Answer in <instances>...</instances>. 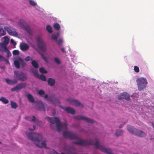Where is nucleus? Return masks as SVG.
Listing matches in <instances>:
<instances>
[{
    "mask_svg": "<svg viewBox=\"0 0 154 154\" xmlns=\"http://www.w3.org/2000/svg\"><path fill=\"white\" fill-rule=\"evenodd\" d=\"M46 119L51 123L50 127L53 129L55 130L57 128V130L60 132L62 129L66 130L67 129V125L66 123H61L60 119L58 118L48 117L46 118Z\"/></svg>",
    "mask_w": 154,
    "mask_h": 154,
    "instance_id": "1",
    "label": "nucleus"
},
{
    "mask_svg": "<svg viewBox=\"0 0 154 154\" xmlns=\"http://www.w3.org/2000/svg\"><path fill=\"white\" fill-rule=\"evenodd\" d=\"M28 138L32 141L35 145L40 148H46V141H41L43 138L42 136L39 133H29L27 134Z\"/></svg>",
    "mask_w": 154,
    "mask_h": 154,
    "instance_id": "2",
    "label": "nucleus"
},
{
    "mask_svg": "<svg viewBox=\"0 0 154 154\" xmlns=\"http://www.w3.org/2000/svg\"><path fill=\"white\" fill-rule=\"evenodd\" d=\"M127 129L131 133L135 136L141 137H145L146 136V134L144 132L137 129L131 126L128 125Z\"/></svg>",
    "mask_w": 154,
    "mask_h": 154,
    "instance_id": "3",
    "label": "nucleus"
},
{
    "mask_svg": "<svg viewBox=\"0 0 154 154\" xmlns=\"http://www.w3.org/2000/svg\"><path fill=\"white\" fill-rule=\"evenodd\" d=\"M14 77L17 81H24L27 79V76L24 72L19 71H14Z\"/></svg>",
    "mask_w": 154,
    "mask_h": 154,
    "instance_id": "4",
    "label": "nucleus"
},
{
    "mask_svg": "<svg viewBox=\"0 0 154 154\" xmlns=\"http://www.w3.org/2000/svg\"><path fill=\"white\" fill-rule=\"evenodd\" d=\"M136 82L137 83L138 90L139 91H142L146 88L147 82L145 78H139L137 79Z\"/></svg>",
    "mask_w": 154,
    "mask_h": 154,
    "instance_id": "5",
    "label": "nucleus"
},
{
    "mask_svg": "<svg viewBox=\"0 0 154 154\" xmlns=\"http://www.w3.org/2000/svg\"><path fill=\"white\" fill-rule=\"evenodd\" d=\"M14 64L15 67L17 69L20 67L23 68L26 65V63L21 57H18L15 58L14 62Z\"/></svg>",
    "mask_w": 154,
    "mask_h": 154,
    "instance_id": "6",
    "label": "nucleus"
},
{
    "mask_svg": "<svg viewBox=\"0 0 154 154\" xmlns=\"http://www.w3.org/2000/svg\"><path fill=\"white\" fill-rule=\"evenodd\" d=\"M63 136L65 138L70 140H79L80 138L75 134L72 132L65 131L63 132Z\"/></svg>",
    "mask_w": 154,
    "mask_h": 154,
    "instance_id": "7",
    "label": "nucleus"
},
{
    "mask_svg": "<svg viewBox=\"0 0 154 154\" xmlns=\"http://www.w3.org/2000/svg\"><path fill=\"white\" fill-rule=\"evenodd\" d=\"M95 146L97 149L101 150L102 152L109 154H113L111 150L108 148H106L103 146L99 144V142L97 140L94 144Z\"/></svg>",
    "mask_w": 154,
    "mask_h": 154,
    "instance_id": "8",
    "label": "nucleus"
},
{
    "mask_svg": "<svg viewBox=\"0 0 154 154\" xmlns=\"http://www.w3.org/2000/svg\"><path fill=\"white\" fill-rule=\"evenodd\" d=\"M37 43L38 48L42 52L46 51L47 49L45 44L43 42L40 37H38L36 39Z\"/></svg>",
    "mask_w": 154,
    "mask_h": 154,
    "instance_id": "9",
    "label": "nucleus"
},
{
    "mask_svg": "<svg viewBox=\"0 0 154 154\" xmlns=\"http://www.w3.org/2000/svg\"><path fill=\"white\" fill-rule=\"evenodd\" d=\"M18 24L21 27L24 29L27 33L30 34H31L32 31L30 27L24 20L22 19L20 20Z\"/></svg>",
    "mask_w": 154,
    "mask_h": 154,
    "instance_id": "10",
    "label": "nucleus"
},
{
    "mask_svg": "<svg viewBox=\"0 0 154 154\" xmlns=\"http://www.w3.org/2000/svg\"><path fill=\"white\" fill-rule=\"evenodd\" d=\"M37 103V105L35 106L36 109L41 111H45L46 110H48V106L47 105L45 104L43 102L41 101H38Z\"/></svg>",
    "mask_w": 154,
    "mask_h": 154,
    "instance_id": "11",
    "label": "nucleus"
},
{
    "mask_svg": "<svg viewBox=\"0 0 154 154\" xmlns=\"http://www.w3.org/2000/svg\"><path fill=\"white\" fill-rule=\"evenodd\" d=\"M72 143L75 144L83 146L92 145L94 143L92 140H80L78 142H73Z\"/></svg>",
    "mask_w": 154,
    "mask_h": 154,
    "instance_id": "12",
    "label": "nucleus"
},
{
    "mask_svg": "<svg viewBox=\"0 0 154 154\" xmlns=\"http://www.w3.org/2000/svg\"><path fill=\"white\" fill-rule=\"evenodd\" d=\"M119 100L125 99L129 101L131 100L130 95L127 92H125L120 94L118 97Z\"/></svg>",
    "mask_w": 154,
    "mask_h": 154,
    "instance_id": "13",
    "label": "nucleus"
},
{
    "mask_svg": "<svg viewBox=\"0 0 154 154\" xmlns=\"http://www.w3.org/2000/svg\"><path fill=\"white\" fill-rule=\"evenodd\" d=\"M67 100L69 101L70 104H72L75 106H79L82 108L84 107V105L81 103L78 100L69 98L67 99Z\"/></svg>",
    "mask_w": 154,
    "mask_h": 154,
    "instance_id": "14",
    "label": "nucleus"
},
{
    "mask_svg": "<svg viewBox=\"0 0 154 154\" xmlns=\"http://www.w3.org/2000/svg\"><path fill=\"white\" fill-rule=\"evenodd\" d=\"M26 86L25 83H20L19 84L15 87L12 88L11 90L12 91H16L18 92L22 88H25Z\"/></svg>",
    "mask_w": 154,
    "mask_h": 154,
    "instance_id": "15",
    "label": "nucleus"
},
{
    "mask_svg": "<svg viewBox=\"0 0 154 154\" xmlns=\"http://www.w3.org/2000/svg\"><path fill=\"white\" fill-rule=\"evenodd\" d=\"M4 29L10 35L14 36H17L18 35L17 32L13 29H11L9 27L5 26L4 27Z\"/></svg>",
    "mask_w": 154,
    "mask_h": 154,
    "instance_id": "16",
    "label": "nucleus"
},
{
    "mask_svg": "<svg viewBox=\"0 0 154 154\" xmlns=\"http://www.w3.org/2000/svg\"><path fill=\"white\" fill-rule=\"evenodd\" d=\"M48 99L49 101L55 105L58 104L60 103V100L57 98L54 95L50 96Z\"/></svg>",
    "mask_w": 154,
    "mask_h": 154,
    "instance_id": "17",
    "label": "nucleus"
},
{
    "mask_svg": "<svg viewBox=\"0 0 154 154\" xmlns=\"http://www.w3.org/2000/svg\"><path fill=\"white\" fill-rule=\"evenodd\" d=\"M75 119H77L78 120H82L86 121L88 123H93L94 122L91 119H90L88 118L87 117L82 116H75L74 118Z\"/></svg>",
    "mask_w": 154,
    "mask_h": 154,
    "instance_id": "18",
    "label": "nucleus"
},
{
    "mask_svg": "<svg viewBox=\"0 0 154 154\" xmlns=\"http://www.w3.org/2000/svg\"><path fill=\"white\" fill-rule=\"evenodd\" d=\"M60 107L61 109H64L67 112L72 114H74L75 112V111L73 108L71 107H67L66 108H65L64 107L61 106H60Z\"/></svg>",
    "mask_w": 154,
    "mask_h": 154,
    "instance_id": "19",
    "label": "nucleus"
},
{
    "mask_svg": "<svg viewBox=\"0 0 154 154\" xmlns=\"http://www.w3.org/2000/svg\"><path fill=\"white\" fill-rule=\"evenodd\" d=\"M5 80L7 83L9 85H14L17 83L18 82L17 79H14L13 80L9 79H8L6 78Z\"/></svg>",
    "mask_w": 154,
    "mask_h": 154,
    "instance_id": "20",
    "label": "nucleus"
},
{
    "mask_svg": "<svg viewBox=\"0 0 154 154\" xmlns=\"http://www.w3.org/2000/svg\"><path fill=\"white\" fill-rule=\"evenodd\" d=\"M33 73L38 78H40L42 80L45 81H46V77L44 75L42 74H41L40 76H39V75L38 74L37 72H33Z\"/></svg>",
    "mask_w": 154,
    "mask_h": 154,
    "instance_id": "21",
    "label": "nucleus"
},
{
    "mask_svg": "<svg viewBox=\"0 0 154 154\" xmlns=\"http://www.w3.org/2000/svg\"><path fill=\"white\" fill-rule=\"evenodd\" d=\"M21 50L22 51H25L27 50L29 48V46L26 44H21L20 45Z\"/></svg>",
    "mask_w": 154,
    "mask_h": 154,
    "instance_id": "22",
    "label": "nucleus"
},
{
    "mask_svg": "<svg viewBox=\"0 0 154 154\" xmlns=\"http://www.w3.org/2000/svg\"><path fill=\"white\" fill-rule=\"evenodd\" d=\"M25 119L28 121L35 122H38V120L36 119L34 116H32V119L30 116H27L26 117Z\"/></svg>",
    "mask_w": 154,
    "mask_h": 154,
    "instance_id": "23",
    "label": "nucleus"
},
{
    "mask_svg": "<svg viewBox=\"0 0 154 154\" xmlns=\"http://www.w3.org/2000/svg\"><path fill=\"white\" fill-rule=\"evenodd\" d=\"M55 80L52 78H49L48 81V84L51 86H53L55 84Z\"/></svg>",
    "mask_w": 154,
    "mask_h": 154,
    "instance_id": "24",
    "label": "nucleus"
},
{
    "mask_svg": "<svg viewBox=\"0 0 154 154\" xmlns=\"http://www.w3.org/2000/svg\"><path fill=\"white\" fill-rule=\"evenodd\" d=\"M8 48L7 45H5L2 43H0V51L4 52Z\"/></svg>",
    "mask_w": 154,
    "mask_h": 154,
    "instance_id": "25",
    "label": "nucleus"
},
{
    "mask_svg": "<svg viewBox=\"0 0 154 154\" xmlns=\"http://www.w3.org/2000/svg\"><path fill=\"white\" fill-rule=\"evenodd\" d=\"M26 96L29 101L32 103L35 102V99L31 94H28L26 95Z\"/></svg>",
    "mask_w": 154,
    "mask_h": 154,
    "instance_id": "26",
    "label": "nucleus"
},
{
    "mask_svg": "<svg viewBox=\"0 0 154 154\" xmlns=\"http://www.w3.org/2000/svg\"><path fill=\"white\" fill-rule=\"evenodd\" d=\"M4 41H3V42L2 43V44H3L5 45H7L8 44L9 39L8 38V36H5L4 38Z\"/></svg>",
    "mask_w": 154,
    "mask_h": 154,
    "instance_id": "27",
    "label": "nucleus"
},
{
    "mask_svg": "<svg viewBox=\"0 0 154 154\" xmlns=\"http://www.w3.org/2000/svg\"><path fill=\"white\" fill-rule=\"evenodd\" d=\"M31 64L35 68L37 69L38 68V64L35 60H33L31 62Z\"/></svg>",
    "mask_w": 154,
    "mask_h": 154,
    "instance_id": "28",
    "label": "nucleus"
},
{
    "mask_svg": "<svg viewBox=\"0 0 154 154\" xmlns=\"http://www.w3.org/2000/svg\"><path fill=\"white\" fill-rule=\"evenodd\" d=\"M6 34V32L4 28L0 27V36H2Z\"/></svg>",
    "mask_w": 154,
    "mask_h": 154,
    "instance_id": "29",
    "label": "nucleus"
},
{
    "mask_svg": "<svg viewBox=\"0 0 154 154\" xmlns=\"http://www.w3.org/2000/svg\"><path fill=\"white\" fill-rule=\"evenodd\" d=\"M0 101H2L5 104H7L9 102L8 100L4 97H2L0 98Z\"/></svg>",
    "mask_w": 154,
    "mask_h": 154,
    "instance_id": "30",
    "label": "nucleus"
},
{
    "mask_svg": "<svg viewBox=\"0 0 154 154\" xmlns=\"http://www.w3.org/2000/svg\"><path fill=\"white\" fill-rule=\"evenodd\" d=\"M4 51V52H5L7 54V57H9L11 56V53L10 51L8 48L5 50V51Z\"/></svg>",
    "mask_w": 154,
    "mask_h": 154,
    "instance_id": "31",
    "label": "nucleus"
},
{
    "mask_svg": "<svg viewBox=\"0 0 154 154\" xmlns=\"http://www.w3.org/2000/svg\"><path fill=\"white\" fill-rule=\"evenodd\" d=\"M123 131L121 130L117 131L115 133V135L117 136L121 135L123 134Z\"/></svg>",
    "mask_w": 154,
    "mask_h": 154,
    "instance_id": "32",
    "label": "nucleus"
},
{
    "mask_svg": "<svg viewBox=\"0 0 154 154\" xmlns=\"http://www.w3.org/2000/svg\"><path fill=\"white\" fill-rule=\"evenodd\" d=\"M11 105L12 108L14 109H16L17 106V103L13 101H11Z\"/></svg>",
    "mask_w": 154,
    "mask_h": 154,
    "instance_id": "33",
    "label": "nucleus"
},
{
    "mask_svg": "<svg viewBox=\"0 0 154 154\" xmlns=\"http://www.w3.org/2000/svg\"><path fill=\"white\" fill-rule=\"evenodd\" d=\"M53 26L54 28L57 30H59L60 28V26L58 23L54 24Z\"/></svg>",
    "mask_w": 154,
    "mask_h": 154,
    "instance_id": "34",
    "label": "nucleus"
},
{
    "mask_svg": "<svg viewBox=\"0 0 154 154\" xmlns=\"http://www.w3.org/2000/svg\"><path fill=\"white\" fill-rule=\"evenodd\" d=\"M59 36V33L57 34V35L53 34L52 35V38L53 39L56 41H57V38Z\"/></svg>",
    "mask_w": 154,
    "mask_h": 154,
    "instance_id": "35",
    "label": "nucleus"
},
{
    "mask_svg": "<svg viewBox=\"0 0 154 154\" xmlns=\"http://www.w3.org/2000/svg\"><path fill=\"white\" fill-rule=\"evenodd\" d=\"M39 70L40 72L42 73H47V71L45 70L43 67L40 68Z\"/></svg>",
    "mask_w": 154,
    "mask_h": 154,
    "instance_id": "36",
    "label": "nucleus"
},
{
    "mask_svg": "<svg viewBox=\"0 0 154 154\" xmlns=\"http://www.w3.org/2000/svg\"><path fill=\"white\" fill-rule=\"evenodd\" d=\"M46 29L50 33L52 32V28L50 25H47L46 26Z\"/></svg>",
    "mask_w": 154,
    "mask_h": 154,
    "instance_id": "37",
    "label": "nucleus"
},
{
    "mask_svg": "<svg viewBox=\"0 0 154 154\" xmlns=\"http://www.w3.org/2000/svg\"><path fill=\"white\" fill-rule=\"evenodd\" d=\"M12 53L13 55H18L20 53L18 50H15L13 51Z\"/></svg>",
    "mask_w": 154,
    "mask_h": 154,
    "instance_id": "38",
    "label": "nucleus"
},
{
    "mask_svg": "<svg viewBox=\"0 0 154 154\" xmlns=\"http://www.w3.org/2000/svg\"><path fill=\"white\" fill-rule=\"evenodd\" d=\"M29 2L30 4L33 6H35L36 5V3L32 0H29Z\"/></svg>",
    "mask_w": 154,
    "mask_h": 154,
    "instance_id": "39",
    "label": "nucleus"
},
{
    "mask_svg": "<svg viewBox=\"0 0 154 154\" xmlns=\"http://www.w3.org/2000/svg\"><path fill=\"white\" fill-rule=\"evenodd\" d=\"M54 60L55 62L57 64H60V60L57 57H55L54 58Z\"/></svg>",
    "mask_w": 154,
    "mask_h": 154,
    "instance_id": "40",
    "label": "nucleus"
},
{
    "mask_svg": "<svg viewBox=\"0 0 154 154\" xmlns=\"http://www.w3.org/2000/svg\"><path fill=\"white\" fill-rule=\"evenodd\" d=\"M134 70L136 72H139V67L137 66H134Z\"/></svg>",
    "mask_w": 154,
    "mask_h": 154,
    "instance_id": "41",
    "label": "nucleus"
},
{
    "mask_svg": "<svg viewBox=\"0 0 154 154\" xmlns=\"http://www.w3.org/2000/svg\"><path fill=\"white\" fill-rule=\"evenodd\" d=\"M6 59L2 56L0 54V61H6Z\"/></svg>",
    "mask_w": 154,
    "mask_h": 154,
    "instance_id": "42",
    "label": "nucleus"
},
{
    "mask_svg": "<svg viewBox=\"0 0 154 154\" xmlns=\"http://www.w3.org/2000/svg\"><path fill=\"white\" fill-rule=\"evenodd\" d=\"M38 94L40 95L45 94V92L42 90H40L38 91Z\"/></svg>",
    "mask_w": 154,
    "mask_h": 154,
    "instance_id": "43",
    "label": "nucleus"
},
{
    "mask_svg": "<svg viewBox=\"0 0 154 154\" xmlns=\"http://www.w3.org/2000/svg\"><path fill=\"white\" fill-rule=\"evenodd\" d=\"M63 42V40L62 39L60 38L59 39L58 41L57 44L58 45H60Z\"/></svg>",
    "mask_w": 154,
    "mask_h": 154,
    "instance_id": "44",
    "label": "nucleus"
},
{
    "mask_svg": "<svg viewBox=\"0 0 154 154\" xmlns=\"http://www.w3.org/2000/svg\"><path fill=\"white\" fill-rule=\"evenodd\" d=\"M30 57L29 56H27L26 57L24 60L26 61H29L30 60Z\"/></svg>",
    "mask_w": 154,
    "mask_h": 154,
    "instance_id": "45",
    "label": "nucleus"
},
{
    "mask_svg": "<svg viewBox=\"0 0 154 154\" xmlns=\"http://www.w3.org/2000/svg\"><path fill=\"white\" fill-rule=\"evenodd\" d=\"M11 43L13 45L15 46L16 45V42L14 41V40L12 39H11Z\"/></svg>",
    "mask_w": 154,
    "mask_h": 154,
    "instance_id": "46",
    "label": "nucleus"
},
{
    "mask_svg": "<svg viewBox=\"0 0 154 154\" xmlns=\"http://www.w3.org/2000/svg\"><path fill=\"white\" fill-rule=\"evenodd\" d=\"M39 54H40L41 55V56H42V59L44 60H46V57L42 53H40Z\"/></svg>",
    "mask_w": 154,
    "mask_h": 154,
    "instance_id": "47",
    "label": "nucleus"
},
{
    "mask_svg": "<svg viewBox=\"0 0 154 154\" xmlns=\"http://www.w3.org/2000/svg\"><path fill=\"white\" fill-rule=\"evenodd\" d=\"M35 128H36L35 126V125H33V128H29V129L31 131H33L35 129Z\"/></svg>",
    "mask_w": 154,
    "mask_h": 154,
    "instance_id": "48",
    "label": "nucleus"
},
{
    "mask_svg": "<svg viewBox=\"0 0 154 154\" xmlns=\"http://www.w3.org/2000/svg\"><path fill=\"white\" fill-rule=\"evenodd\" d=\"M48 94H46L45 95L44 98L45 99H47L48 100Z\"/></svg>",
    "mask_w": 154,
    "mask_h": 154,
    "instance_id": "49",
    "label": "nucleus"
},
{
    "mask_svg": "<svg viewBox=\"0 0 154 154\" xmlns=\"http://www.w3.org/2000/svg\"><path fill=\"white\" fill-rule=\"evenodd\" d=\"M61 50L63 52V53H65L66 52V51L64 48H62L61 49Z\"/></svg>",
    "mask_w": 154,
    "mask_h": 154,
    "instance_id": "50",
    "label": "nucleus"
},
{
    "mask_svg": "<svg viewBox=\"0 0 154 154\" xmlns=\"http://www.w3.org/2000/svg\"><path fill=\"white\" fill-rule=\"evenodd\" d=\"M122 127V125H121L119 126V128H121Z\"/></svg>",
    "mask_w": 154,
    "mask_h": 154,
    "instance_id": "51",
    "label": "nucleus"
},
{
    "mask_svg": "<svg viewBox=\"0 0 154 154\" xmlns=\"http://www.w3.org/2000/svg\"><path fill=\"white\" fill-rule=\"evenodd\" d=\"M7 62L9 63V61L8 60H7Z\"/></svg>",
    "mask_w": 154,
    "mask_h": 154,
    "instance_id": "52",
    "label": "nucleus"
},
{
    "mask_svg": "<svg viewBox=\"0 0 154 154\" xmlns=\"http://www.w3.org/2000/svg\"><path fill=\"white\" fill-rule=\"evenodd\" d=\"M73 154H77V153L76 152H74Z\"/></svg>",
    "mask_w": 154,
    "mask_h": 154,
    "instance_id": "53",
    "label": "nucleus"
},
{
    "mask_svg": "<svg viewBox=\"0 0 154 154\" xmlns=\"http://www.w3.org/2000/svg\"><path fill=\"white\" fill-rule=\"evenodd\" d=\"M134 154H138L137 153H134Z\"/></svg>",
    "mask_w": 154,
    "mask_h": 154,
    "instance_id": "54",
    "label": "nucleus"
},
{
    "mask_svg": "<svg viewBox=\"0 0 154 154\" xmlns=\"http://www.w3.org/2000/svg\"><path fill=\"white\" fill-rule=\"evenodd\" d=\"M1 143V142L0 141V143Z\"/></svg>",
    "mask_w": 154,
    "mask_h": 154,
    "instance_id": "55",
    "label": "nucleus"
}]
</instances>
